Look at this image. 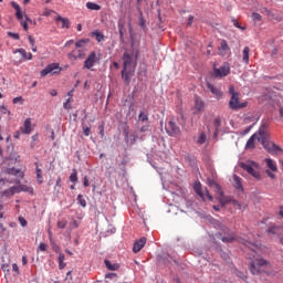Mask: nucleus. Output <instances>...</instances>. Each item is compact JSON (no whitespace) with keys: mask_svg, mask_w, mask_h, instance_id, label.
Masks as SVG:
<instances>
[{"mask_svg":"<svg viewBox=\"0 0 283 283\" xmlns=\"http://www.w3.org/2000/svg\"><path fill=\"white\" fill-rule=\"evenodd\" d=\"M243 245L249 248L252 251V261L250 263V272L253 275H258L263 272V268H270L269 261H265V259H258L255 255H258V245H254V243H250V241H242Z\"/></svg>","mask_w":283,"mask_h":283,"instance_id":"obj_1","label":"nucleus"},{"mask_svg":"<svg viewBox=\"0 0 283 283\" xmlns=\"http://www.w3.org/2000/svg\"><path fill=\"white\" fill-rule=\"evenodd\" d=\"M90 39H81L76 41L74 50H72L70 53H67V59L70 61H78V60H85L87 56L88 49L86 48L87 44H90Z\"/></svg>","mask_w":283,"mask_h":283,"instance_id":"obj_2","label":"nucleus"},{"mask_svg":"<svg viewBox=\"0 0 283 283\" xmlns=\"http://www.w3.org/2000/svg\"><path fill=\"white\" fill-rule=\"evenodd\" d=\"M258 142L263 145V147L270 153V154H275L277 151H281L280 146L275 145L273 142H270L268 139V135L264 132L263 128L259 129V136H258Z\"/></svg>","mask_w":283,"mask_h":283,"instance_id":"obj_3","label":"nucleus"},{"mask_svg":"<svg viewBox=\"0 0 283 283\" xmlns=\"http://www.w3.org/2000/svg\"><path fill=\"white\" fill-rule=\"evenodd\" d=\"M12 8L15 10V18L20 21L21 27L25 32L29 31V23H33V20L28 15L23 14L20 4L17 2H11Z\"/></svg>","mask_w":283,"mask_h":283,"instance_id":"obj_4","label":"nucleus"},{"mask_svg":"<svg viewBox=\"0 0 283 283\" xmlns=\"http://www.w3.org/2000/svg\"><path fill=\"white\" fill-rule=\"evenodd\" d=\"M240 167L244 169L249 175L254 177L255 179L261 178L260 166L258 163L253 160H247V161L240 163Z\"/></svg>","mask_w":283,"mask_h":283,"instance_id":"obj_5","label":"nucleus"},{"mask_svg":"<svg viewBox=\"0 0 283 283\" xmlns=\"http://www.w3.org/2000/svg\"><path fill=\"white\" fill-rule=\"evenodd\" d=\"M63 69L61 67L60 63H50L43 70H41L40 75L41 77H46L48 75L54 76L60 75Z\"/></svg>","mask_w":283,"mask_h":283,"instance_id":"obj_6","label":"nucleus"},{"mask_svg":"<svg viewBox=\"0 0 283 283\" xmlns=\"http://www.w3.org/2000/svg\"><path fill=\"white\" fill-rule=\"evenodd\" d=\"M99 62V57L95 51L91 52L86 60L84 61L83 69L94 71V66Z\"/></svg>","mask_w":283,"mask_h":283,"instance_id":"obj_7","label":"nucleus"},{"mask_svg":"<svg viewBox=\"0 0 283 283\" xmlns=\"http://www.w3.org/2000/svg\"><path fill=\"white\" fill-rule=\"evenodd\" d=\"M230 74V64L224 63L220 67H213L212 76L217 78L227 77Z\"/></svg>","mask_w":283,"mask_h":283,"instance_id":"obj_8","label":"nucleus"},{"mask_svg":"<svg viewBox=\"0 0 283 283\" xmlns=\"http://www.w3.org/2000/svg\"><path fill=\"white\" fill-rule=\"evenodd\" d=\"M166 133L170 137H178L181 134L179 126L175 123L174 119H170L166 125Z\"/></svg>","mask_w":283,"mask_h":283,"instance_id":"obj_9","label":"nucleus"},{"mask_svg":"<svg viewBox=\"0 0 283 283\" xmlns=\"http://www.w3.org/2000/svg\"><path fill=\"white\" fill-rule=\"evenodd\" d=\"M193 190L203 200H206V198H208L210 201L213 200V197L209 193L208 189L207 188H202L201 184L199 181L195 182Z\"/></svg>","mask_w":283,"mask_h":283,"instance_id":"obj_10","label":"nucleus"},{"mask_svg":"<svg viewBox=\"0 0 283 283\" xmlns=\"http://www.w3.org/2000/svg\"><path fill=\"white\" fill-rule=\"evenodd\" d=\"M248 106V102H240L239 101V95H233L230 98L229 102V107L231 111H239V109H243Z\"/></svg>","mask_w":283,"mask_h":283,"instance_id":"obj_11","label":"nucleus"},{"mask_svg":"<svg viewBox=\"0 0 283 283\" xmlns=\"http://www.w3.org/2000/svg\"><path fill=\"white\" fill-rule=\"evenodd\" d=\"M207 88L211 92L216 99L220 101L223 97V93L210 82H207Z\"/></svg>","mask_w":283,"mask_h":283,"instance_id":"obj_12","label":"nucleus"},{"mask_svg":"<svg viewBox=\"0 0 283 283\" xmlns=\"http://www.w3.org/2000/svg\"><path fill=\"white\" fill-rule=\"evenodd\" d=\"M145 244H147V237H142L140 239H138V241H135L133 245V252L134 253L140 252L143 248H145Z\"/></svg>","mask_w":283,"mask_h":283,"instance_id":"obj_13","label":"nucleus"},{"mask_svg":"<svg viewBox=\"0 0 283 283\" xmlns=\"http://www.w3.org/2000/svg\"><path fill=\"white\" fill-rule=\"evenodd\" d=\"M20 129L23 134L30 135L32 133V120H31V118H27Z\"/></svg>","mask_w":283,"mask_h":283,"instance_id":"obj_14","label":"nucleus"},{"mask_svg":"<svg viewBox=\"0 0 283 283\" xmlns=\"http://www.w3.org/2000/svg\"><path fill=\"white\" fill-rule=\"evenodd\" d=\"M208 184L218 193L219 197L223 196V191L221 190V187L217 181L209 179Z\"/></svg>","mask_w":283,"mask_h":283,"instance_id":"obj_15","label":"nucleus"},{"mask_svg":"<svg viewBox=\"0 0 283 283\" xmlns=\"http://www.w3.org/2000/svg\"><path fill=\"white\" fill-rule=\"evenodd\" d=\"M206 142H207V135L205 132H200L199 135L197 137H195V143L198 146L205 145Z\"/></svg>","mask_w":283,"mask_h":283,"instance_id":"obj_16","label":"nucleus"},{"mask_svg":"<svg viewBox=\"0 0 283 283\" xmlns=\"http://www.w3.org/2000/svg\"><path fill=\"white\" fill-rule=\"evenodd\" d=\"M230 51V48L226 40H222L219 48V55L226 56L227 53Z\"/></svg>","mask_w":283,"mask_h":283,"instance_id":"obj_17","label":"nucleus"},{"mask_svg":"<svg viewBox=\"0 0 283 283\" xmlns=\"http://www.w3.org/2000/svg\"><path fill=\"white\" fill-rule=\"evenodd\" d=\"M36 180L40 185L44 184V177L42 175V168H40L39 163H34Z\"/></svg>","mask_w":283,"mask_h":283,"instance_id":"obj_18","label":"nucleus"},{"mask_svg":"<svg viewBox=\"0 0 283 283\" xmlns=\"http://www.w3.org/2000/svg\"><path fill=\"white\" fill-rule=\"evenodd\" d=\"M258 137H259V132L255 133V134H253V135L249 138V140L247 142L245 148H247V149H254V147H255L254 140L258 139Z\"/></svg>","mask_w":283,"mask_h":283,"instance_id":"obj_19","label":"nucleus"},{"mask_svg":"<svg viewBox=\"0 0 283 283\" xmlns=\"http://www.w3.org/2000/svg\"><path fill=\"white\" fill-rule=\"evenodd\" d=\"M124 69L127 70L132 66V54L125 52L123 55Z\"/></svg>","mask_w":283,"mask_h":283,"instance_id":"obj_20","label":"nucleus"},{"mask_svg":"<svg viewBox=\"0 0 283 283\" xmlns=\"http://www.w3.org/2000/svg\"><path fill=\"white\" fill-rule=\"evenodd\" d=\"M104 264L108 271H118V269H120L118 263H112V261L105 260Z\"/></svg>","mask_w":283,"mask_h":283,"instance_id":"obj_21","label":"nucleus"},{"mask_svg":"<svg viewBox=\"0 0 283 283\" xmlns=\"http://www.w3.org/2000/svg\"><path fill=\"white\" fill-rule=\"evenodd\" d=\"M195 108L198 112H201L205 108V102L198 96L195 98Z\"/></svg>","mask_w":283,"mask_h":283,"instance_id":"obj_22","label":"nucleus"},{"mask_svg":"<svg viewBox=\"0 0 283 283\" xmlns=\"http://www.w3.org/2000/svg\"><path fill=\"white\" fill-rule=\"evenodd\" d=\"M265 163H266V167L273 171V172H276L277 171V166L275 164V161L272 159V158H266L265 159Z\"/></svg>","mask_w":283,"mask_h":283,"instance_id":"obj_23","label":"nucleus"},{"mask_svg":"<svg viewBox=\"0 0 283 283\" xmlns=\"http://www.w3.org/2000/svg\"><path fill=\"white\" fill-rule=\"evenodd\" d=\"M56 22L62 23V29H70V27H71L70 20L67 18L57 17Z\"/></svg>","mask_w":283,"mask_h":283,"instance_id":"obj_24","label":"nucleus"},{"mask_svg":"<svg viewBox=\"0 0 283 283\" xmlns=\"http://www.w3.org/2000/svg\"><path fill=\"white\" fill-rule=\"evenodd\" d=\"M122 78L124 80L126 85H129V82H132V78L129 77V72L125 67L122 71Z\"/></svg>","mask_w":283,"mask_h":283,"instance_id":"obj_25","label":"nucleus"},{"mask_svg":"<svg viewBox=\"0 0 283 283\" xmlns=\"http://www.w3.org/2000/svg\"><path fill=\"white\" fill-rule=\"evenodd\" d=\"M8 174H9V175L18 176V177H20V178H23V177H24V172L21 171L20 169H15V168H10V169L8 170Z\"/></svg>","mask_w":283,"mask_h":283,"instance_id":"obj_26","label":"nucleus"},{"mask_svg":"<svg viewBox=\"0 0 283 283\" xmlns=\"http://www.w3.org/2000/svg\"><path fill=\"white\" fill-rule=\"evenodd\" d=\"M86 8L91 11H101V6L95 2H87Z\"/></svg>","mask_w":283,"mask_h":283,"instance_id":"obj_27","label":"nucleus"},{"mask_svg":"<svg viewBox=\"0 0 283 283\" xmlns=\"http://www.w3.org/2000/svg\"><path fill=\"white\" fill-rule=\"evenodd\" d=\"M250 48L249 46H245L244 50H243V57H242V61L243 63H245L247 65L249 64V60H250Z\"/></svg>","mask_w":283,"mask_h":283,"instance_id":"obj_28","label":"nucleus"},{"mask_svg":"<svg viewBox=\"0 0 283 283\" xmlns=\"http://www.w3.org/2000/svg\"><path fill=\"white\" fill-rule=\"evenodd\" d=\"M280 229H281L280 226L272 224V226L269 227L268 233L275 235V234L279 233Z\"/></svg>","mask_w":283,"mask_h":283,"instance_id":"obj_29","label":"nucleus"},{"mask_svg":"<svg viewBox=\"0 0 283 283\" xmlns=\"http://www.w3.org/2000/svg\"><path fill=\"white\" fill-rule=\"evenodd\" d=\"M92 35L96 38V41L98 43H101L105 40V35L103 33H101L99 31H93Z\"/></svg>","mask_w":283,"mask_h":283,"instance_id":"obj_30","label":"nucleus"},{"mask_svg":"<svg viewBox=\"0 0 283 283\" xmlns=\"http://www.w3.org/2000/svg\"><path fill=\"white\" fill-rule=\"evenodd\" d=\"M70 181L73 184L78 181L77 169H73L72 174L70 175Z\"/></svg>","mask_w":283,"mask_h":283,"instance_id":"obj_31","label":"nucleus"},{"mask_svg":"<svg viewBox=\"0 0 283 283\" xmlns=\"http://www.w3.org/2000/svg\"><path fill=\"white\" fill-rule=\"evenodd\" d=\"M77 202L83 208L87 207V201H86V199L84 198L83 195H77Z\"/></svg>","mask_w":283,"mask_h":283,"instance_id":"obj_32","label":"nucleus"},{"mask_svg":"<svg viewBox=\"0 0 283 283\" xmlns=\"http://www.w3.org/2000/svg\"><path fill=\"white\" fill-rule=\"evenodd\" d=\"M221 241L224 243H231L235 241L234 234H228V237H221Z\"/></svg>","mask_w":283,"mask_h":283,"instance_id":"obj_33","label":"nucleus"},{"mask_svg":"<svg viewBox=\"0 0 283 283\" xmlns=\"http://www.w3.org/2000/svg\"><path fill=\"white\" fill-rule=\"evenodd\" d=\"M138 118H139V122L145 123V122L149 120V115L140 112L139 115H138Z\"/></svg>","mask_w":283,"mask_h":283,"instance_id":"obj_34","label":"nucleus"},{"mask_svg":"<svg viewBox=\"0 0 283 283\" xmlns=\"http://www.w3.org/2000/svg\"><path fill=\"white\" fill-rule=\"evenodd\" d=\"M234 187L237 189H241L242 188V184H241V178L237 175H234Z\"/></svg>","mask_w":283,"mask_h":283,"instance_id":"obj_35","label":"nucleus"},{"mask_svg":"<svg viewBox=\"0 0 283 283\" xmlns=\"http://www.w3.org/2000/svg\"><path fill=\"white\" fill-rule=\"evenodd\" d=\"M18 220L22 228L28 227V220L23 216H19Z\"/></svg>","mask_w":283,"mask_h":283,"instance_id":"obj_36","label":"nucleus"},{"mask_svg":"<svg viewBox=\"0 0 283 283\" xmlns=\"http://www.w3.org/2000/svg\"><path fill=\"white\" fill-rule=\"evenodd\" d=\"M69 224V221L67 220H59L57 221V228L59 229H65Z\"/></svg>","mask_w":283,"mask_h":283,"instance_id":"obj_37","label":"nucleus"},{"mask_svg":"<svg viewBox=\"0 0 283 283\" xmlns=\"http://www.w3.org/2000/svg\"><path fill=\"white\" fill-rule=\"evenodd\" d=\"M213 126L216 127V132H218L219 127L221 126V117H216L213 120Z\"/></svg>","mask_w":283,"mask_h":283,"instance_id":"obj_38","label":"nucleus"},{"mask_svg":"<svg viewBox=\"0 0 283 283\" xmlns=\"http://www.w3.org/2000/svg\"><path fill=\"white\" fill-rule=\"evenodd\" d=\"M8 36L15 40V41H19L20 40V34L19 33H14V32H11L9 31L8 32Z\"/></svg>","mask_w":283,"mask_h":283,"instance_id":"obj_39","label":"nucleus"},{"mask_svg":"<svg viewBox=\"0 0 283 283\" xmlns=\"http://www.w3.org/2000/svg\"><path fill=\"white\" fill-rule=\"evenodd\" d=\"M118 277V275L116 274V272H109L108 274H105V279L106 280H114Z\"/></svg>","mask_w":283,"mask_h":283,"instance_id":"obj_40","label":"nucleus"},{"mask_svg":"<svg viewBox=\"0 0 283 283\" xmlns=\"http://www.w3.org/2000/svg\"><path fill=\"white\" fill-rule=\"evenodd\" d=\"M17 52L20 53L23 59H28V52L25 49H17Z\"/></svg>","mask_w":283,"mask_h":283,"instance_id":"obj_41","label":"nucleus"},{"mask_svg":"<svg viewBox=\"0 0 283 283\" xmlns=\"http://www.w3.org/2000/svg\"><path fill=\"white\" fill-rule=\"evenodd\" d=\"M252 19L254 22H260L262 17L260 15V13L253 12L252 13Z\"/></svg>","mask_w":283,"mask_h":283,"instance_id":"obj_42","label":"nucleus"},{"mask_svg":"<svg viewBox=\"0 0 283 283\" xmlns=\"http://www.w3.org/2000/svg\"><path fill=\"white\" fill-rule=\"evenodd\" d=\"M232 23H233V27L239 29V30H242L244 31L245 28L244 27H241L240 23L235 20V19H232Z\"/></svg>","mask_w":283,"mask_h":283,"instance_id":"obj_43","label":"nucleus"},{"mask_svg":"<svg viewBox=\"0 0 283 283\" xmlns=\"http://www.w3.org/2000/svg\"><path fill=\"white\" fill-rule=\"evenodd\" d=\"M83 133L86 137L91 135V127L90 126H83Z\"/></svg>","mask_w":283,"mask_h":283,"instance_id":"obj_44","label":"nucleus"},{"mask_svg":"<svg viewBox=\"0 0 283 283\" xmlns=\"http://www.w3.org/2000/svg\"><path fill=\"white\" fill-rule=\"evenodd\" d=\"M229 94L231 95V97H232L233 95H235V96L239 95V93L234 91L233 85H230V86H229Z\"/></svg>","mask_w":283,"mask_h":283,"instance_id":"obj_45","label":"nucleus"},{"mask_svg":"<svg viewBox=\"0 0 283 283\" xmlns=\"http://www.w3.org/2000/svg\"><path fill=\"white\" fill-rule=\"evenodd\" d=\"M48 250L46 243H40L38 251L45 252Z\"/></svg>","mask_w":283,"mask_h":283,"instance_id":"obj_46","label":"nucleus"},{"mask_svg":"<svg viewBox=\"0 0 283 283\" xmlns=\"http://www.w3.org/2000/svg\"><path fill=\"white\" fill-rule=\"evenodd\" d=\"M70 103H71V98H67L66 102L63 104L64 109H71L72 108V105Z\"/></svg>","mask_w":283,"mask_h":283,"instance_id":"obj_47","label":"nucleus"},{"mask_svg":"<svg viewBox=\"0 0 283 283\" xmlns=\"http://www.w3.org/2000/svg\"><path fill=\"white\" fill-rule=\"evenodd\" d=\"M1 270L3 272L10 273V265H8L7 263H3V265H1Z\"/></svg>","mask_w":283,"mask_h":283,"instance_id":"obj_48","label":"nucleus"},{"mask_svg":"<svg viewBox=\"0 0 283 283\" xmlns=\"http://www.w3.org/2000/svg\"><path fill=\"white\" fill-rule=\"evenodd\" d=\"M12 271H14L17 274H20V268H19L18 263L12 264Z\"/></svg>","mask_w":283,"mask_h":283,"instance_id":"obj_49","label":"nucleus"},{"mask_svg":"<svg viewBox=\"0 0 283 283\" xmlns=\"http://www.w3.org/2000/svg\"><path fill=\"white\" fill-rule=\"evenodd\" d=\"M62 188V178L57 177L56 182H55V189Z\"/></svg>","mask_w":283,"mask_h":283,"instance_id":"obj_50","label":"nucleus"},{"mask_svg":"<svg viewBox=\"0 0 283 283\" xmlns=\"http://www.w3.org/2000/svg\"><path fill=\"white\" fill-rule=\"evenodd\" d=\"M52 13H54L53 10H51V9H45L44 12H43V17H50Z\"/></svg>","mask_w":283,"mask_h":283,"instance_id":"obj_51","label":"nucleus"},{"mask_svg":"<svg viewBox=\"0 0 283 283\" xmlns=\"http://www.w3.org/2000/svg\"><path fill=\"white\" fill-rule=\"evenodd\" d=\"M1 113L3 114V115H11V111H9L7 107H4V106H2L1 107Z\"/></svg>","mask_w":283,"mask_h":283,"instance_id":"obj_52","label":"nucleus"},{"mask_svg":"<svg viewBox=\"0 0 283 283\" xmlns=\"http://www.w3.org/2000/svg\"><path fill=\"white\" fill-rule=\"evenodd\" d=\"M28 41L30 43L31 46H34L35 45V39L32 36V35H29L28 36Z\"/></svg>","mask_w":283,"mask_h":283,"instance_id":"obj_53","label":"nucleus"},{"mask_svg":"<svg viewBox=\"0 0 283 283\" xmlns=\"http://www.w3.org/2000/svg\"><path fill=\"white\" fill-rule=\"evenodd\" d=\"M232 203L235 208H238L239 210H242V205L238 200H233Z\"/></svg>","mask_w":283,"mask_h":283,"instance_id":"obj_54","label":"nucleus"},{"mask_svg":"<svg viewBox=\"0 0 283 283\" xmlns=\"http://www.w3.org/2000/svg\"><path fill=\"white\" fill-rule=\"evenodd\" d=\"M12 102L13 104H19L20 102H23V97L22 96L14 97Z\"/></svg>","mask_w":283,"mask_h":283,"instance_id":"obj_55","label":"nucleus"},{"mask_svg":"<svg viewBox=\"0 0 283 283\" xmlns=\"http://www.w3.org/2000/svg\"><path fill=\"white\" fill-rule=\"evenodd\" d=\"M83 185H84V187H90V179L87 176L84 177Z\"/></svg>","mask_w":283,"mask_h":283,"instance_id":"obj_56","label":"nucleus"},{"mask_svg":"<svg viewBox=\"0 0 283 283\" xmlns=\"http://www.w3.org/2000/svg\"><path fill=\"white\" fill-rule=\"evenodd\" d=\"M7 231V228H4L3 223H0V235H3Z\"/></svg>","mask_w":283,"mask_h":283,"instance_id":"obj_57","label":"nucleus"},{"mask_svg":"<svg viewBox=\"0 0 283 283\" xmlns=\"http://www.w3.org/2000/svg\"><path fill=\"white\" fill-rule=\"evenodd\" d=\"M65 268H66L65 261H59V269H60V270H63V269H65Z\"/></svg>","mask_w":283,"mask_h":283,"instance_id":"obj_58","label":"nucleus"},{"mask_svg":"<svg viewBox=\"0 0 283 283\" xmlns=\"http://www.w3.org/2000/svg\"><path fill=\"white\" fill-rule=\"evenodd\" d=\"M59 262H65V254L63 253L59 254Z\"/></svg>","mask_w":283,"mask_h":283,"instance_id":"obj_59","label":"nucleus"},{"mask_svg":"<svg viewBox=\"0 0 283 283\" xmlns=\"http://www.w3.org/2000/svg\"><path fill=\"white\" fill-rule=\"evenodd\" d=\"M192 22H193V15H189L188 23H187L188 27H191Z\"/></svg>","mask_w":283,"mask_h":283,"instance_id":"obj_60","label":"nucleus"},{"mask_svg":"<svg viewBox=\"0 0 283 283\" xmlns=\"http://www.w3.org/2000/svg\"><path fill=\"white\" fill-rule=\"evenodd\" d=\"M147 130H149V126H142L140 127V133H146Z\"/></svg>","mask_w":283,"mask_h":283,"instance_id":"obj_61","label":"nucleus"},{"mask_svg":"<svg viewBox=\"0 0 283 283\" xmlns=\"http://www.w3.org/2000/svg\"><path fill=\"white\" fill-rule=\"evenodd\" d=\"M50 95H51L52 97L57 96V90H51V91H50Z\"/></svg>","mask_w":283,"mask_h":283,"instance_id":"obj_62","label":"nucleus"},{"mask_svg":"<svg viewBox=\"0 0 283 283\" xmlns=\"http://www.w3.org/2000/svg\"><path fill=\"white\" fill-rule=\"evenodd\" d=\"M266 174L271 179H275V175L272 171L266 170Z\"/></svg>","mask_w":283,"mask_h":283,"instance_id":"obj_63","label":"nucleus"},{"mask_svg":"<svg viewBox=\"0 0 283 283\" xmlns=\"http://www.w3.org/2000/svg\"><path fill=\"white\" fill-rule=\"evenodd\" d=\"M279 216H281L283 218V206H280Z\"/></svg>","mask_w":283,"mask_h":283,"instance_id":"obj_64","label":"nucleus"}]
</instances>
